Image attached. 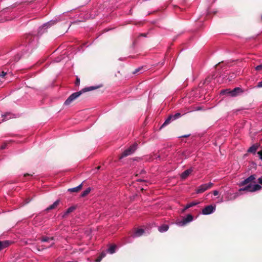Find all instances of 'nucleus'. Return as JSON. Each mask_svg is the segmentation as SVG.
Wrapping results in <instances>:
<instances>
[{"instance_id":"11","label":"nucleus","mask_w":262,"mask_h":262,"mask_svg":"<svg viewBox=\"0 0 262 262\" xmlns=\"http://www.w3.org/2000/svg\"><path fill=\"white\" fill-rule=\"evenodd\" d=\"M10 242L8 241H0V251L9 246Z\"/></svg>"},{"instance_id":"43","label":"nucleus","mask_w":262,"mask_h":262,"mask_svg":"<svg viewBox=\"0 0 262 262\" xmlns=\"http://www.w3.org/2000/svg\"><path fill=\"white\" fill-rule=\"evenodd\" d=\"M29 201H27V202H26V203H29Z\"/></svg>"},{"instance_id":"30","label":"nucleus","mask_w":262,"mask_h":262,"mask_svg":"<svg viewBox=\"0 0 262 262\" xmlns=\"http://www.w3.org/2000/svg\"><path fill=\"white\" fill-rule=\"evenodd\" d=\"M213 194L214 195H217L219 194V191L217 190H214L213 191Z\"/></svg>"},{"instance_id":"41","label":"nucleus","mask_w":262,"mask_h":262,"mask_svg":"<svg viewBox=\"0 0 262 262\" xmlns=\"http://www.w3.org/2000/svg\"><path fill=\"white\" fill-rule=\"evenodd\" d=\"M188 136H189V135H185L184 137H188Z\"/></svg>"},{"instance_id":"24","label":"nucleus","mask_w":262,"mask_h":262,"mask_svg":"<svg viewBox=\"0 0 262 262\" xmlns=\"http://www.w3.org/2000/svg\"><path fill=\"white\" fill-rule=\"evenodd\" d=\"M75 208L74 206H72V207H69L67 210V211L66 212V214H67L68 213H70L72 212V211H73L75 210Z\"/></svg>"},{"instance_id":"38","label":"nucleus","mask_w":262,"mask_h":262,"mask_svg":"<svg viewBox=\"0 0 262 262\" xmlns=\"http://www.w3.org/2000/svg\"><path fill=\"white\" fill-rule=\"evenodd\" d=\"M5 148V145H3V146H2V147H1V148H2V149H4Z\"/></svg>"},{"instance_id":"27","label":"nucleus","mask_w":262,"mask_h":262,"mask_svg":"<svg viewBox=\"0 0 262 262\" xmlns=\"http://www.w3.org/2000/svg\"><path fill=\"white\" fill-rule=\"evenodd\" d=\"M257 154L259 156V158L260 159L262 160V150L261 151H259L257 152Z\"/></svg>"},{"instance_id":"6","label":"nucleus","mask_w":262,"mask_h":262,"mask_svg":"<svg viewBox=\"0 0 262 262\" xmlns=\"http://www.w3.org/2000/svg\"><path fill=\"white\" fill-rule=\"evenodd\" d=\"M55 23V20H51L47 23L43 24L41 27L39 28V32L43 33L49 26L54 24Z\"/></svg>"},{"instance_id":"9","label":"nucleus","mask_w":262,"mask_h":262,"mask_svg":"<svg viewBox=\"0 0 262 262\" xmlns=\"http://www.w3.org/2000/svg\"><path fill=\"white\" fill-rule=\"evenodd\" d=\"M144 231L142 229H137L133 234L134 237H138L143 235Z\"/></svg>"},{"instance_id":"8","label":"nucleus","mask_w":262,"mask_h":262,"mask_svg":"<svg viewBox=\"0 0 262 262\" xmlns=\"http://www.w3.org/2000/svg\"><path fill=\"white\" fill-rule=\"evenodd\" d=\"M243 93V91L239 88H236L230 92V95L231 96L234 97L239 94Z\"/></svg>"},{"instance_id":"21","label":"nucleus","mask_w":262,"mask_h":262,"mask_svg":"<svg viewBox=\"0 0 262 262\" xmlns=\"http://www.w3.org/2000/svg\"><path fill=\"white\" fill-rule=\"evenodd\" d=\"M116 248V246H112L107 249V252L110 254H113L115 252Z\"/></svg>"},{"instance_id":"14","label":"nucleus","mask_w":262,"mask_h":262,"mask_svg":"<svg viewBox=\"0 0 262 262\" xmlns=\"http://www.w3.org/2000/svg\"><path fill=\"white\" fill-rule=\"evenodd\" d=\"M137 144L134 143L133 145L130 146L127 149L128 150V151H129L130 152H131V154H133L135 152V151L137 149Z\"/></svg>"},{"instance_id":"33","label":"nucleus","mask_w":262,"mask_h":262,"mask_svg":"<svg viewBox=\"0 0 262 262\" xmlns=\"http://www.w3.org/2000/svg\"><path fill=\"white\" fill-rule=\"evenodd\" d=\"M102 259V257H99L97 259L96 261L100 262Z\"/></svg>"},{"instance_id":"32","label":"nucleus","mask_w":262,"mask_h":262,"mask_svg":"<svg viewBox=\"0 0 262 262\" xmlns=\"http://www.w3.org/2000/svg\"><path fill=\"white\" fill-rule=\"evenodd\" d=\"M258 182L262 185V178H259L258 179Z\"/></svg>"},{"instance_id":"37","label":"nucleus","mask_w":262,"mask_h":262,"mask_svg":"<svg viewBox=\"0 0 262 262\" xmlns=\"http://www.w3.org/2000/svg\"><path fill=\"white\" fill-rule=\"evenodd\" d=\"M54 244V243L53 242V241H52L51 242V244L50 245V246H51L52 245H53ZM48 247H50V246H48Z\"/></svg>"},{"instance_id":"4","label":"nucleus","mask_w":262,"mask_h":262,"mask_svg":"<svg viewBox=\"0 0 262 262\" xmlns=\"http://www.w3.org/2000/svg\"><path fill=\"white\" fill-rule=\"evenodd\" d=\"M215 205H208L206 206L202 211V213L204 215H208L213 213L215 210Z\"/></svg>"},{"instance_id":"16","label":"nucleus","mask_w":262,"mask_h":262,"mask_svg":"<svg viewBox=\"0 0 262 262\" xmlns=\"http://www.w3.org/2000/svg\"><path fill=\"white\" fill-rule=\"evenodd\" d=\"M82 184H80V185H79L77 187H74V188H69L68 189V191H70V192H77L80 189H81V188H82Z\"/></svg>"},{"instance_id":"28","label":"nucleus","mask_w":262,"mask_h":262,"mask_svg":"<svg viewBox=\"0 0 262 262\" xmlns=\"http://www.w3.org/2000/svg\"><path fill=\"white\" fill-rule=\"evenodd\" d=\"M80 83V79L78 77L76 78V81L75 82V84L76 85H78Z\"/></svg>"},{"instance_id":"19","label":"nucleus","mask_w":262,"mask_h":262,"mask_svg":"<svg viewBox=\"0 0 262 262\" xmlns=\"http://www.w3.org/2000/svg\"><path fill=\"white\" fill-rule=\"evenodd\" d=\"M193 219V216L191 214L187 215V216L185 218H184V220L187 224L192 221Z\"/></svg>"},{"instance_id":"1","label":"nucleus","mask_w":262,"mask_h":262,"mask_svg":"<svg viewBox=\"0 0 262 262\" xmlns=\"http://www.w3.org/2000/svg\"><path fill=\"white\" fill-rule=\"evenodd\" d=\"M98 88H99V86H97V87L91 86V87L85 88V89H83L82 91H79V92H77L73 93L65 101V102L64 103V105H68L70 104L74 100H75L77 98H78L82 94V92L92 91V90H95Z\"/></svg>"},{"instance_id":"35","label":"nucleus","mask_w":262,"mask_h":262,"mask_svg":"<svg viewBox=\"0 0 262 262\" xmlns=\"http://www.w3.org/2000/svg\"><path fill=\"white\" fill-rule=\"evenodd\" d=\"M202 110V107H197L195 108V111H200V110Z\"/></svg>"},{"instance_id":"5","label":"nucleus","mask_w":262,"mask_h":262,"mask_svg":"<svg viewBox=\"0 0 262 262\" xmlns=\"http://www.w3.org/2000/svg\"><path fill=\"white\" fill-rule=\"evenodd\" d=\"M181 116V115L179 113H177L174 115H170L169 116L167 119L165 121L164 123H163V125H166L169 123L171 121H173L177 119H178Z\"/></svg>"},{"instance_id":"13","label":"nucleus","mask_w":262,"mask_h":262,"mask_svg":"<svg viewBox=\"0 0 262 262\" xmlns=\"http://www.w3.org/2000/svg\"><path fill=\"white\" fill-rule=\"evenodd\" d=\"M192 171V169L191 168L185 170L181 174V178L183 179H186Z\"/></svg>"},{"instance_id":"18","label":"nucleus","mask_w":262,"mask_h":262,"mask_svg":"<svg viewBox=\"0 0 262 262\" xmlns=\"http://www.w3.org/2000/svg\"><path fill=\"white\" fill-rule=\"evenodd\" d=\"M176 224L179 226H184L187 224L186 221L184 219L181 221H177Z\"/></svg>"},{"instance_id":"26","label":"nucleus","mask_w":262,"mask_h":262,"mask_svg":"<svg viewBox=\"0 0 262 262\" xmlns=\"http://www.w3.org/2000/svg\"><path fill=\"white\" fill-rule=\"evenodd\" d=\"M255 70L256 71H260L262 70V64L259 66H257L255 67Z\"/></svg>"},{"instance_id":"2","label":"nucleus","mask_w":262,"mask_h":262,"mask_svg":"<svg viewBox=\"0 0 262 262\" xmlns=\"http://www.w3.org/2000/svg\"><path fill=\"white\" fill-rule=\"evenodd\" d=\"M261 188V187L258 184L249 185L244 188H241L239 191H247L250 192H253L259 190Z\"/></svg>"},{"instance_id":"25","label":"nucleus","mask_w":262,"mask_h":262,"mask_svg":"<svg viewBox=\"0 0 262 262\" xmlns=\"http://www.w3.org/2000/svg\"><path fill=\"white\" fill-rule=\"evenodd\" d=\"M198 202H191L187 205V208H190L191 207H193L197 204H198Z\"/></svg>"},{"instance_id":"39","label":"nucleus","mask_w":262,"mask_h":262,"mask_svg":"<svg viewBox=\"0 0 262 262\" xmlns=\"http://www.w3.org/2000/svg\"><path fill=\"white\" fill-rule=\"evenodd\" d=\"M223 202V199H221V200H220V201H219V202H220V203H222V202Z\"/></svg>"},{"instance_id":"31","label":"nucleus","mask_w":262,"mask_h":262,"mask_svg":"<svg viewBox=\"0 0 262 262\" xmlns=\"http://www.w3.org/2000/svg\"><path fill=\"white\" fill-rule=\"evenodd\" d=\"M6 74V73L2 72V74L0 73V76L4 77Z\"/></svg>"},{"instance_id":"42","label":"nucleus","mask_w":262,"mask_h":262,"mask_svg":"<svg viewBox=\"0 0 262 262\" xmlns=\"http://www.w3.org/2000/svg\"><path fill=\"white\" fill-rule=\"evenodd\" d=\"M137 71H138V69H136V71L135 73H136Z\"/></svg>"},{"instance_id":"15","label":"nucleus","mask_w":262,"mask_h":262,"mask_svg":"<svg viewBox=\"0 0 262 262\" xmlns=\"http://www.w3.org/2000/svg\"><path fill=\"white\" fill-rule=\"evenodd\" d=\"M168 226L167 225H163L158 228V230L160 232H164L168 230Z\"/></svg>"},{"instance_id":"36","label":"nucleus","mask_w":262,"mask_h":262,"mask_svg":"<svg viewBox=\"0 0 262 262\" xmlns=\"http://www.w3.org/2000/svg\"><path fill=\"white\" fill-rule=\"evenodd\" d=\"M189 208H187V205L185 206V207L183 209L182 212H184L186 210L188 209Z\"/></svg>"},{"instance_id":"17","label":"nucleus","mask_w":262,"mask_h":262,"mask_svg":"<svg viewBox=\"0 0 262 262\" xmlns=\"http://www.w3.org/2000/svg\"><path fill=\"white\" fill-rule=\"evenodd\" d=\"M59 200L56 201L52 205L50 206L49 207L47 208V210H51L53 209H54L55 207H56L59 204Z\"/></svg>"},{"instance_id":"20","label":"nucleus","mask_w":262,"mask_h":262,"mask_svg":"<svg viewBox=\"0 0 262 262\" xmlns=\"http://www.w3.org/2000/svg\"><path fill=\"white\" fill-rule=\"evenodd\" d=\"M91 188H88L86 190H85L81 194V197H84L86 195H87L91 191Z\"/></svg>"},{"instance_id":"23","label":"nucleus","mask_w":262,"mask_h":262,"mask_svg":"<svg viewBox=\"0 0 262 262\" xmlns=\"http://www.w3.org/2000/svg\"><path fill=\"white\" fill-rule=\"evenodd\" d=\"M53 241V237L49 238V237H42V238L41 239V242H47Z\"/></svg>"},{"instance_id":"12","label":"nucleus","mask_w":262,"mask_h":262,"mask_svg":"<svg viewBox=\"0 0 262 262\" xmlns=\"http://www.w3.org/2000/svg\"><path fill=\"white\" fill-rule=\"evenodd\" d=\"M259 145L258 144L253 145L248 149V152L255 153L258 149Z\"/></svg>"},{"instance_id":"7","label":"nucleus","mask_w":262,"mask_h":262,"mask_svg":"<svg viewBox=\"0 0 262 262\" xmlns=\"http://www.w3.org/2000/svg\"><path fill=\"white\" fill-rule=\"evenodd\" d=\"M255 178L256 177L254 174L251 175L248 178H247L246 179H245L244 181H242L239 183V186H243L248 184L249 183L252 182L255 179Z\"/></svg>"},{"instance_id":"22","label":"nucleus","mask_w":262,"mask_h":262,"mask_svg":"<svg viewBox=\"0 0 262 262\" xmlns=\"http://www.w3.org/2000/svg\"><path fill=\"white\" fill-rule=\"evenodd\" d=\"M130 155H132L131 152H130L129 151H128L127 149H126L122 153V155L120 157V158H123V157H126V156Z\"/></svg>"},{"instance_id":"10","label":"nucleus","mask_w":262,"mask_h":262,"mask_svg":"<svg viewBox=\"0 0 262 262\" xmlns=\"http://www.w3.org/2000/svg\"><path fill=\"white\" fill-rule=\"evenodd\" d=\"M2 120L0 121V123L1 122L4 121L5 120H8L9 119L13 118V115L10 113H7L5 115H2Z\"/></svg>"},{"instance_id":"34","label":"nucleus","mask_w":262,"mask_h":262,"mask_svg":"<svg viewBox=\"0 0 262 262\" xmlns=\"http://www.w3.org/2000/svg\"><path fill=\"white\" fill-rule=\"evenodd\" d=\"M105 256V253H102L101 254V256H100V257H102V258L103 257H104V256Z\"/></svg>"},{"instance_id":"40","label":"nucleus","mask_w":262,"mask_h":262,"mask_svg":"<svg viewBox=\"0 0 262 262\" xmlns=\"http://www.w3.org/2000/svg\"><path fill=\"white\" fill-rule=\"evenodd\" d=\"M56 62H59V61H60V60H59V59H56Z\"/></svg>"},{"instance_id":"29","label":"nucleus","mask_w":262,"mask_h":262,"mask_svg":"<svg viewBox=\"0 0 262 262\" xmlns=\"http://www.w3.org/2000/svg\"><path fill=\"white\" fill-rule=\"evenodd\" d=\"M256 87L257 88H262V81L258 83Z\"/></svg>"},{"instance_id":"3","label":"nucleus","mask_w":262,"mask_h":262,"mask_svg":"<svg viewBox=\"0 0 262 262\" xmlns=\"http://www.w3.org/2000/svg\"><path fill=\"white\" fill-rule=\"evenodd\" d=\"M213 185V184L211 182H209V183L207 184H203L198 187V189L196 190V193H202L205 191L207 190V189L210 188Z\"/></svg>"}]
</instances>
